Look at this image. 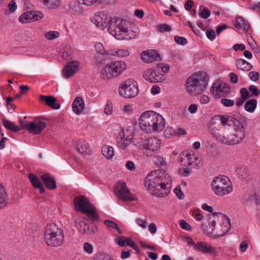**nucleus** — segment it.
Wrapping results in <instances>:
<instances>
[{
	"label": "nucleus",
	"mask_w": 260,
	"mask_h": 260,
	"mask_svg": "<svg viewBox=\"0 0 260 260\" xmlns=\"http://www.w3.org/2000/svg\"><path fill=\"white\" fill-rule=\"evenodd\" d=\"M192 215L198 220H202L203 217V215L201 213L200 211L198 209L194 210L193 211Z\"/></svg>",
	"instance_id": "61"
},
{
	"label": "nucleus",
	"mask_w": 260,
	"mask_h": 260,
	"mask_svg": "<svg viewBox=\"0 0 260 260\" xmlns=\"http://www.w3.org/2000/svg\"><path fill=\"white\" fill-rule=\"evenodd\" d=\"M31 13V19L32 21H36L41 19L43 17V14L40 11H29Z\"/></svg>",
	"instance_id": "44"
},
{
	"label": "nucleus",
	"mask_w": 260,
	"mask_h": 260,
	"mask_svg": "<svg viewBox=\"0 0 260 260\" xmlns=\"http://www.w3.org/2000/svg\"><path fill=\"white\" fill-rule=\"evenodd\" d=\"M143 77L146 80L151 83L160 82L163 80V75L152 68L144 71Z\"/></svg>",
	"instance_id": "16"
},
{
	"label": "nucleus",
	"mask_w": 260,
	"mask_h": 260,
	"mask_svg": "<svg viewBox=\"0 0 260 260\" xmlns=\"http://www.w3.org/2000/svg\"><path fill=\"white\" fill-rule=\"evenodd\" d=\"M155 165L157 167H162L166 165V162L164 158L159 155H156L153 159Z\"/></svg>",
	"instance_id": "45"
},
{
	"label": "nucleus",
	"mask_w": 260,
	"mask_h": 260,
	"mask_svg": "<svg viewBox=\"0 0 260 260\" xmlns=\"http://www.w3.org/2000/svg\"><path fill=\"white\" fill-rule=\"evenodd\" d=\"M59 36V32L57 31H50L45 34V37L48 40H53Z\"/></svg>",
	"instance_id": "43"
},
{
	"label": "nucleus",
	"mask_w": 260,
	"mask_h": 260,
	"mask_svg": "<svg viewBox=\"0 0 260 260\" xmlns=\"http://www.w3.org/2000/svg\"><path fill=\"white\" fill-rule=\"evenodd\" d=\"M118 90L119 94L126 98L135 97L139 93L138 83L131 79L122 82Z\"/></svg>",
	"instance_id": "10"
},
{
	"label": "nucleus",
	"mask_w": 260,
	"mask_h": 260,
	"mask_svg": "<svg viewBox=\"0 0 260 260\" xmlns=\"http://www.w3.org/2000/svg\"><path fill=\"white\" fill-rule=\"evenodd\" d=\"M84 107V101L80 96L76 97L72 105L73 112L77 115H79L82 113Z\"/></svg>",
	"instance_id": "23"
},
{
	"label": "nucleus",
	"mask_w": 260,
	"mask_h": 260,
	"mask_svg": "<svg viewBox=\"0 0 260 260\" xmlns=\"http://www.w3.org/2000/svg\"><path fill=\"white\" fill-rule=\"evenodd\" d=\"M8 195L4 186L0 183V209L4 208L8 204Z\"/></svg>",
	"instance_id": "27"
},
{
	"label": "nucleus",
	"mask_w": 260,
	"mask_h": 260,
	"mask_svg": "<svg viewBox=\"0 0 260 260\" xmlns=\"http://www.w3.org/2000/svg\"><path fill=\"white\" fill-rule=\"evenodd\" d=\"M211 188L213 192L219 197L228 194L233 190L231 182L228 177L223 175L213 178L211 183Z\"/></svg>",
	"instance_id": "8"
},
{
	"label": "nucleus",
	"mask_w": 260,
	"mask_h": 260,
	"mask_svg": "<svg viewBox=\"0 0 260 260\" xmlns=\"http://www.w3.org/2000/svg\"><path fill=\"white\" fill-rule=\"evenodd\" d=\"M40 179L45 186L49 189H55L56 188V183L54 178L48 173L40 176Z\"/></svg>",
	"instance_id": "24"
},
{
	"label": "nucleus",
	"mask_w": 260,
	"mask_h": 260,
	"mask_svg": "<svg viewBox=\"0 0 260 260\" xmlns=\"http://www.w3.org/2000/svg\"><path fill=\"white\" fill-rule=\"evenodd\" d=\"M102 153L107 159H111L114 155V148L110 146H104L102 149Z\"/></svg>",
	"instance_id": "34"
},
{
	"label": "nucleus",
	"mask_w": 260,
	"mask_h": 260,
	"mask_svg": "<svg viewBox=\"0 0 260 260\" xmlns=\"http://www.w3.org/2000/svg\"><path fill=\"white\" fill-rule=\"evenodd\" d=\"M229 92L230 88L225 83L222 81L214 83L211 88V92L216 99L224 97Z\"/></svg>",
	"instance_id": "14"
},
{
	"label": "nucleus",
	"mask_w": 260,
	"mask_h": 260,
	"mask_svg": "<svg viewBox=\"0 0 260 260\" xmlns=\"http://www.w3.org/2000/svg\"><path fill=\"white\" fill-rule=\"evenodd\" d=\"M206 35H207V38L211 40H214L215 39V36H216L215 32L213 29L208 30L206 31Z\"/></svg>",
	"instance_id": "62"
},
{
	"label": "nucleus",
	"mask_w": 260,
	"mask_h": 260,
	"mask_svg": "<svg viewBox=\"0 0 260 260\" xmlns=\"http://www.w3.org/2000/svg\"><path fill=\"white\" fill-rule=\"evenodd\" d=\"M174 192L175 193L176 195L179 199H183L184 197V194L182 193L181 187L180 186H177L174 189Z\"/></svg>",
	"instance_id": "60"
},
{
	"label": "nucleus",
	"mask_w": 260,
	"mask_h": 260,
	"mask_svg": "<svg viewBox=\"0 0 260 260\" xmlns=\"http://www.w3.org/2000/svg\"><path fill=\"white\" fill-rule=\"evenodd\" d=\"M126 69V65L122 61H111L106 64L100 72V77L102 80L108 81L116 78Z\"/></svg>",
	"instance_id": "7"
},
{
	"label": "nucleus",
	"mask_w": 260,
	"mask_h": 260,
	"mask_svg": "<svg viewBox=\"0 0 260 260\" xmlns=\"http://www.w3.org/2000/svg\"><path fill=\"white\" fill-rule=\"evenodd\" d=\"M128 131L121 130L117 137V144L119 148L125 149L132 143V137L126 135Z\"/></svg>",
	"instance_id": "18"
},
{
	"label": "nucleus",
	"mask_w": 260,
	"mask_h": 260,
	"mask_svg": "<svg viewBox=\"0 0 260 260\" xmlns=\"http://www.w3.org/2000/svg\"><path fill=\"white\" fill-rule=\"evenodd\" d=\"M79 69V62L77 61H73L68 62L64 67L62 75L66 78L72 77Z\"/></svg>",
	"instance_id": "19"
},
{
	"label": "nucleus",
	"mask_w": 260,
	"mask_h": 260,
	"mask_svg": "<svg viewBox=\"0 0 260 260\" xmlns=\"http://www.w3.org/2000/svg\"><path fill=\"white\" fill-rule=\"evenodd\" d=\"M28 131L33 134H39L46 127V123L40 120H36L29 123Z\"/></svg>",
	"instance_id": "21"
},
{
	"label": "nucleus",
	"mask_w": 260,
	"mask_h": 260,
	"mask_svg": "<svg viewBox=\"0 0 260 260\" xmlns=\"http://www.w3.org/2000/svg\"><path fill=\"white\" fill-rule=\"evenodd\" d=\"M249 78L253 81H256L259 79V74L257 72L251 71L249 73Z\"/></svg>",
	"instance_id": "53"
},
{
	"label": "nucleus",
	"mask_w": 260,
	"mask_h": 260,
	"mask_svg": "<svg viewBox=\"0 0 260 260\" xmlns=\"http://www.w3.org/2000/svg\"><path fill=\"white\" fill-rule=\"evenodd\" d=\"M166 125L162 116L153 111H147L141 114L139 118L141 129L146 132L162 131Z\"/></svg>",
	"instance_id": "3"
},
{
	"label": "nucleus",
	"mask_w": 260,
	"mask_h": 260,
	"mask_svg": "<svg viewBox=\"0 0 260 260\" xmlns=\"http://www.w3.org/2000/svg\"><path fill=\"white\" fill-rule=\"evenodd\" d=\"M210 15V12L207 8L203 9L200 13V16L205 19L208 18Z\"/></svg>",
	"instance_id": "57"
},
{
	"label": "nucleus",
	"mask_w": 260,
	"mask_h": 260,
	"mask_svg": "<svg viewBox=\"0 0 260 260\" xmlns=\"http://www.w3.org/2000/svg\"><path fill=\"white\" fill-rule=\"evenodd\" d=\"M107 55H100L98 54L96 56V61L100 63H104L107 60Z\"/></svg>",
	"instance_id": "64"
},
{
	"label": "nucleus",
	"mask_w": 260,
	"mask_h": 260,
	"mask_svg": "<svg viewBox=\"0 0 260 260\" xmlns=\"http://www.w3.org/2000/svg\"><path fill=\"white\" fill-rule=\"evenodd\" d=\"M93 260H110V257L107 254L99 253L95 256Z\"/></svg>",
	"instance_id": "52"
},
{
	"label": "nucleus",
	"mask_w": 260,
	"mask_h": 260,
	"mask_svg": "<svg viewBox=\"0 0 260 260\" xmlns=\"http://www.w3.org/2000/svg\"><path fill=\"white\" fill-rule=\"evenodd\" d=\"M8 7L9 12L10 13H13L17 9V6L15 2L12 0L9 2Z\"/></svg>",
	"instance_id": "56"
},
{
	"label": "nucleus",
	"mask_w": 260,
	"mask_h": 260,
	"mask_svg": "<svg viewBox=\"0 0 260 260\" xmlns=\"http://www.w3.org/2000/svg\"><path fill=\"white\" fill-rule=\"evenodd\" d=\"M129 52L126 49H118L115 51L114 55H117L120 57H126L129 55Z\"/></svg>",
	"instance_id": "46"
},
{
	"label": "nucleus",
	"mask_w": 260,
	"mask_h": 260,
	"mask_svg": "<svg viewBox=\"0 0 260 260\" xmlns=\"http://www.w3.org/2000/svg\"><path fill=\"white\" fill-rule=\"evenodd\" d=\"M94 47L96 51L100 55H108L109 53L107 52L106 50H105L103 45L101 43H96Z\"/></svg>",
	"instance_id": "41"
},
{
	"label": "nucleus",
	"mask_w": 260,
	"mask_h": 260,
	"mask_svg": "<svg viewBox=\"0 0 260 260\" xmlns=\"http://www.w3.org/2000/svg\"><path fill=\"white\" fill-rule=\"evenodd\" d=\"M248 200L250 204L258 205L260 204V197L255 193H252L249 195Z\"/></svg>",
	"instance_id": "40"
},
{
	"label": "nucleus",
	"mask_w": 260,
	"mask_h": 260,
	"mask_svg": "<svg viewBox=\"0 0 260 260\" xmlns=\"http://www.w3.org/2000/svg\"><path fill=\"white\" fill-rule=\"evenodd\" d=\"M127 21L120 18H112V22L108 28L109 32L117 40H131L133 38L132 32L128 29Z\"/></svg>",
	"instance_id": "5"
},
{
	"label": "nucleus",
	"mask_w": 260,
	"mask_h": 260,
	"mask_svg": "<svg viewBox=\"0 0 260 260\" xmlns=\"http://www.w3.org/2000/svg\"><path fill=\"white\" fill-rule=\"evenodd\" d=\"M28 177L30 182L34 188L39 189L41 193H44L45 192V188L43 184L36 175L29 174Z\"/></svg>",
	"instance_id": "26"
},
{
	"label": "nucleus",
	"mask_w": 260,
	"mask_h": 260,
	"mask_svg": "<svg viewBox=\"0 0 260 260\" xmlns=\"http://www.w3.org/2000/svg\"><path fill=\"white\" fill-rule=\"evenodd\" d=\"M234 26L237 28L243 29L246 31L250 27V24L241 17L236 19Z\"/></svg>",
	"instance_id": "29"
},
{
	"label": "nucleus",
	"mask_w": 260,
	"mask_h": 260,
	"mask_svg": "<svg viewBox=\"0 0 260 260\" xmlns=\"http://www.w3.org/2000/svg\"><path fill=\"white\" fill-rule=\"evenodd\" d=\"M134 110V106L132 104L124 105L121 108V110L123 114L129 115L131 114Z\"/></svg>",
	"instance_id": "39"
},
{
	"label": "nucleus",
	"mask_w": 260,
	"mask_h": 260,
	"mask_svg": "<svg viewBox=\"0 0 260 260\" xmlns=\"http://www.w3.org/2000/svg\"><path fill=\"white\" fill-rule=\"evenodd\" d=\"M141 58L146 63H152L161 60L159 53L155 50L144 51L141 54Z\"/></svg>",
	"instance_id": "17"
},
{
	"label": "nucleus",
	"mask_w": 260,
	"mask_h": 260,
	"mask_svg": "<svg viewBox=\"0 0 260 260\" xmlns=\"http://www.w3.org/2000/svg\"><path fill=\"white\" fill-rule=\"evenodd\" d=\"M198 108V105L193 104L189 106L188 110L191 114H194L197 112Z\"/></svg>",
	"instance_id": "63"
},
{
	"label": "nucleus",
	"mask_w": 260,
	"mask_h": 260,
	"mask_svg": "<svg viewBox=\"0 0 260 260\" xmlns=\"http://www.w3.org/2000/svg\"><path fill=\"white\" fill-rule=\"evenodd\" d=\"M236 65L238 69L243 71H249L252 68L249 62L242 58L237 60Z\"/></svg>",
	"instance_id": "30"
},
{
	"label": "nucleus",
	"mask_w": 260,
	"mask_h": 260,
	"mask_svg": "<svg viewBox=\"0 0 260 260\" xmlns=\"http://www.w3.org/2000/svg\"><path fill=\"white\" fill-rule=\"evenodd\" d=\"M44 241L49 246L52 247L60 246L64 241L62 230L55 223L48 224L44 232Z\"/></svg>",
	"instance_id": "6"
},
{
	"label": "nucleus",
	"mask_w": 260,
	"mask_h": 260,
	"mask_svg": "<svg viewBox=\"0 0 260 260\" xmlns=\"http://www.w3.org/2000/svg\"><path fill=\"white\" fill-rule=\"evenodd\" d=\"M104 223L110 230L115 229L117 231L119 234H121L122 233L118 225L113 221L110 220H105Z\"/></svg>",
	"instance_id": "36"
},
{
	"label": "nucleus",
	"mask_w": 260,
	"mask_h": 260,
	"mask_svg": "<svg viewBox=\"0 0 260 260\" xmlns=\"http://www.w3.org/2000/svg\"><path fill=\"white\" fill-rule=\"evenodd\" d=\"M157 29L160 32H169L171 30V27L167 24H161L158 25Z\"/></svg>",
	"instance_id": "47"
},
{
	"label": "nucleus",
	"mask_w": 260,
	"mask_h": 260,
	"mask_svg": "<svg viewBox=\"0 0 260 260\" xmlns=\"http://www.w3.org/2000/svg\"><path fill=\"white\" fill-rule=\"evenodd\" d=\"M218 215V218L221 221L220 225L217 228V233L219 235L221 236H224L231 229V223L230 219L221 213H218L216 212L212 214L213 216Z\"/></svg>",
	"instance_id": "15"
},
{
	"label": "nucleus",
	"mask_w": 260,
	"mask_h": 260,
	"mask_svg": "<svg viewBox=\"0 0 260 260\" xmlns=\"http://www.w3.org/2000/svg\"><path fill=\"white\" fill-rule=\"evenodd\" d=\"M208 81L209 78L206 73H195L187 79L186 83L187 91L193 95L200 94L207 88Z\"/></svg>",
	"instance_id": "4"
},
{
	"label": "nucleus",
	"mask_w": 260,
	"mask_h": 260,
	"mask_svg": "<svg viewBox=\"0 0 260 260\" xmlns=\"http://www.w3.org/2000/svg\"><path fill=\"white\" fill-rule=\"evenodd\" d=\"M160 146V140L156 138H149L145 140L143 148L147 156H151L157 153Z\"/></svg>",
	"instance_id": "12"
},
{
	"label": "nucleus",
	"mask_w": 260,
	"mask_h": 260,
	"mask_svg": "<svg viewBox=\"0 0 260 260\" xmlns=\"http://www.w3.org/2000/svg\"><path fill=\"white\" fill-rule=\"evenodd\" d=\"M72 55V51L70 49L67 48L61 54V56L65 59H67Z\"/></svg>",
	"instance_id": "55"
},
{
	"label": "nucleus",
	"mask_w": 260,
	"mask_h": 260,
	"mask_svg": "<svg viewBox=\"0 0 260 260\" xmlns=\"http://www.w3.org/2000/svg\"><path fill=\"white\" fill-rule=\"evenodd\" d=\"M194 249L204 253L215 254V248L204 242H198L194 244Z\"/></svg>",
	"instance_id": "20"
},
{
	"label": "nucleus",
	"mask_w": 260,
	"mask_h": 260,
	"mask_svg": "<svg viewBox=\"0 0 260 260\" xmlns=\"http://www.w3.org/2000/svg\"><path fill=\"white\" fill-rule=\"evenodd\" d=\"M40 100L42 102H45L46 105L55 110L59 109L60 107V104L56 103V99L53 96L41 95L40 96Z\"/></svg>",
	"instance_id": "22"
},
{
	"label": "nucleus",
	"mask_w": 260,
	"mask_h": 260,
	"mask_svg": "<svg viewBox=\"0 0 260 260\" xmlns=\"http://www.w3.org/2000/svg\"><path fill=\"white\" fill-rule=\"evenodd\" d=\"M112 20V18L104 12L96 13L91 19V22L102 29H104L107 27L109 28Z\"/></svg>",
	"instance_id": "13"
},
{
	"label": "nucleus",
	"mask_w": 260,
	"mask_h": 260,
	"mask_svg": "<svg viewBox=\"0 0 260 260\" xmlns=\"http://www.w3.org/2000/svg\"><path fill=\"white\" fill-rule=\"evenodd\" d=\"M174 41L176 43L182 45L186 44L187 43L186 38L182 37H179L178 36H175Z\"/></svg>",
	"instance_id": "50"
},
{
	"label": "nucleus",
	"mask_w": 260,
	"mask_h": 260,
	"mask_svg": "<svg viewBox=\"0 0 260 260\" xmlns=\"http://www.w3.org/2000/svg\"><path fill=\"white\" fill-rule=\"evenodd\" d=\"M44 6L49 9H56L59 6V0H39Z\"/></svg>",
	"instance_id": "33"
},
{
	"label": "nucleus",
	"mask_w": 260,
	"mask_h": 260,
	"mask_svg": "<svg viewBox=\"0 0 260 260\" xmlns=\"http://www.w3.org/2000/svg\"><path fill=\"white\" fill-rule=\"evenodd\" d=\"M126 241L127 245L130 246L132 247L134 250L138 251L139 249L137 245L133 242L131 239L129 238H126Z\"/></svg>",
	"instance_id": "59"
},
{
	"label": "nucleus",
	"mask_w": 260,
	"mask_h": 260,
	"mask_svg": "<svg viewBox=\"0 0 260 260\" xmlns=\"http://www.w3.org/2000/svg\"><path fill=\"white\" fill-rule=\"evenodd\" d=\"M31 13L29 11L26 12L21 15L19 18V21L22 23H29L31 22Z\"/></svg>",
	"instance_id": "38"
},
{
	"label": "nucleus",
	"mask_w": 260,
	"mask_h": 260,
	"mask_svg": "<svg viewBox=\"0 0 260 260\" xmlns=\"http://www.w3.org/2000/svg\"><path fill=\"white\" fill-rule=\"evenodd\" d=\"M257 105V101L254 99H251L247 101L245 104V110L250 113L253 112Z\"/></svg>",
	"instance_id": "35"
},
{
	"label": "nucleus",
	"mask_w": 260,
	"mask_h": 260,
	"mask_svg": "<svg viewBox=\"0 0 260 260\" xmlns=\"http://www.w3.org/2000/svg\"><path fill=\"white\" fill-rule=\"evenodd\" d=\"M81 232L85 234H92L94 233L93 230H90L89 226L83 221L80 222L79 228Z\"/></svg>",
	"instance_id": "37"
},
{
	"label": "nucleus",
	"mask_w": 260,
	"mask_h": 260,
	"mask_svg": "<svg viewBox=\"0 0 260 260\" xmlns=\"http://www.w3.org/2000/svg\"><path fill=\"white\" fill-rule=\"evenodd\" d=\"M179 161L181 165L185 167H190L192 165V158L190 153H181L179 155Z\"/></svg>",
	"instance_id": "28"
},
{
	"label": "nucleus",
	"mask_w": 260,
	"mask_h": 260,
	"mask_svg": "<svg viewBox=\"0 0 260 260\" xmlns=\"http://www.w3.org/2000/svg\"><path fill=\"white\" fill-rule=\"evenodd\" d=\"M249 90L254 96H257L260 93L259 90L255 85H250L249 87Z\"/></svg>",
	"instance_id": "58"
},
{
	"label": "nucleus",
	"mask_w": 260,
	"mask_h": 260,
	"mask_svg": "<svg viewBox=\"0 0 260 260\" xmlns=\"http://www.w3.org/2000/svg\"><path fill=\"white\" fill-rule=\"evenodd\" d=\"M115 196L119 199L125 201L136 200V198L127 188L125 183L119 181L115 188Z\"/></svg>",
	"instance_id": "11"
},
{
	"label": "nucleus",
	"mask_w": 260,
	"mask_h": 260,
	"mask_svg": "<svg viewBox=\"0 0 260 260\" xmlns=\"http://www.w3.org/2000/svg\"><path fill=\"white\" fill-rule=\"evenodd\" d=\"M234 118L230 117H227L226 116L223 115H218L215 116L213 121L216 122H220V123L222 125V126H225L226 124H230V122L232 121L233 122Z\"/></svg>",
	"instance_id": "31"
},
{
	"label": "nucleus",
	"mask_w": 260,
	"mask_h": 260,
	"mask_svg": "<svg viewBox=\"0 0 260 260\" xmlns=\"http://www.w3.org/2000/svg\"><path fill=\"white\" fill-rule=\"evenodd\" d=\"M76 149L83 155L88 154L90 151L88 143L83 140H78L76 142Z\"/></svg>",
	"instance_id": "25"
},
{
	"label": "nucleus",
	"mask_w": 260,
	"mask_h": 260,
	"mask_svg": "<svg viewBox=\"0 0 260 260\" xmlns=\"http://www.w3.org/2000/svg\"><path fill=\"white\" fill-rule=\"evenodd\" d=\"M2 123L5 127L13 132H18L20 130V128L16 125L14 122L6 119H3Z\"/></svg>",
	"instance_id": "32"
},
{
	"label": "nucleus",
	"mask_w": 260,
	"mask_h": 260,
	"mask_svg": "<svg viewBox=\"0 0 260 260\" xmlns=\"http://www.w3.org/2000/svg\"><path fill=\"white\" fill-rule=\"evenodd\" d=\"M221 104L225 107H232L234 106L235 102L234 100L228 99H222L221 100Z\"/></svg>",
	"instance_id": "49"
},
{
	"label": "nucleus",
	"mask_w": 260,
	"mask_h": 260,
	"mask_svg": "<svg viewBox=\"0 0 260 260\" xmlns=\"http://www.w3.org/2000/svg\"><path fill=\"white\" fill-rule=\"evenodd\" d=\"M136 222L143 229H145L147 226V221L146 219L138 218L136 219Z\"/></svg>",
	"instance_id": "54"
},
{
	"label": "nucleus",
	"mask_w": 260,
	"mask_h": 260,
	"mask_svg": "<svg viewBox=\"0 0 260 260\" xmlns=\"http://www.w3.org/2000/svg\"><path fill=\"white\" fill-rule=\"evenodd\" d=\"M74 203L77 211H81L87 214L91 220L98 218V216L94 207L89 203L87 198L83 196L76 197Z\"/></svg>",
	"instance_id": "9"
},
{
	"label": "nucleus",
	"mask_w": 260,
	"mask_h": 260,
	"mask_svg": "<svg viewBox=\"0 0 260 260\" xmlns=\"http://www.w3.org/2000/svg\"><path fill=\"white\" fill-rule=\"evenodd\" d=\"M83 248L84 251L88 254H91L93 252V246L89 243H85Z\"/></svg>",
	"instance_id": "51"
},
{
	"label": "nucleus",
	"mask_w": 260,
	"mask_h": 260,
	"mask_svg": "<svg viewBox=\"0 0 260 260\" xmlns=\"http://www.w3.org/2000/svg\"><path fill=\"white\" fill-rule=\"evenodd\" d=\"M176 135L175 130L171 127H167L164 131V136L167 138Z\"/></svg>",
	"instance_id": "48"
},
{
	"label": "nucleus",
	"mask_w": 260,
	"mask_h": 260,
	"mask_svg": "<svg viewBox=\"0 0 260 260\" xmlns=\"http://www.w3.org/2000/svg\"><path fill=\"white\" fill-rule=\"evenodd\" d=\"M113 111V104L111 101H108L105 106L104 112V113L109 116L112 114Z\"/></svg>",
	"instance_id": "42"
},
{
	"label": "nucleus",
	"mask_w": 260,
	"mask_h": 260,
	"mask_svg": "<svg viewBox=\"0 0 260 260\" xmlns=\"http://www.w3.org/2000/svg\"><path fill=\"white\" fill-rule=\"evenodd\" d=\"M171 176L160 171L149 173L146 177L144 184L146 190L152 196L158 198L166 196L171 188Z\"/></svg>",
	"instance_id": "2"
},
{
	"label": "nucleus",
	"mask_w": 260,
	"mask_h": 260,
	"mask_svg": "<svg viewBox=\"0 0 260 260\" xmlns=\"http://www.w3.org/2000/svg\"><path fill=\"white\" fill-rule=\"evenodd\" d=\"M210 133L218 142L229 146L241 143L245 136V129L241 122L237 119L233 120V128L218 129L213 123L210 127Z\"/></svg>",
	"instance_id": "1"
}]
</instances>
